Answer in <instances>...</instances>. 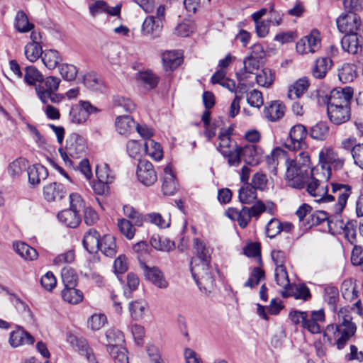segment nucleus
Masks as SVG:
<instances>
[{
    "instance_id": "obj_1",
    "label": "nucleus",
    "mask_w": 363,
    "mask_h": 363,
    "mask_svg": "<svg viewBox=\"0 0 363 363\" xmlns=\"http://www.w3.org/2000/svg\"><path fill=\"white\" fill-rule=\"evenodd\" d=\"M193 243L196 255L191 261L192 277L201 289L210 291L214 285L210 265L213 249L199 238H194Z\"/></svg>"
},
{
    "instance_id": "obj_2",
    "label": "nucleus",
    "mask_w": 363,
    "mask_h": 363,
    "mask_svg": "<svg viewBox=\"0 0 363 363\" xmlns=\"http://www.w3.org/2000/svg\"><path fill=\"white\" fill-rule=\"evenodd\" d=\"M335 312L340 323L328 325L324 330V337L330 344L336 345L338 350H342L354 335L357 327L352 322L349 307H341Z\"/></svg>"
},
{
    "instance_id": "obj_3",
    "label": "nucleus",
    "mask_w": 363,
    "mask_h": 363,
    "mask_svg": "<svg viewBox=\"0 0 363 363\" xmlns=\"http://www.w3.org/2000/svg\"><path fill=\"white\" fill-rule=\"evenodd\" d=\"M286 179L289 186L302 189L308 182L309 177L313 175V169L311 167V160L307 152L300 151L294 159H286Z\"/></svg>"
},
{
    "instance_id": "obj_4",
    "label": "nucleus",
    "mask_w": 363,
    "mask_h": 363,
    "mask_svg": "<svg viewBox=\"0 0 363 363\" xmlns=\"http://www.w3.org/2000/svg\"><path fill=\"white\" fill-rule=\"evenodd\" d=\"M86 147L84 138L77 133H72L66 140L65 149L60 148L59 153L66 164H72L70 157H82L85 153Z\"/></svg>"
},
{
    "instance_id": "obj_5",
    "label": "nucleus",
    "mask_w": 363,
    "mask_h": 363,
    "mask_svg": "<svg viewBox=\"0 0 363 363\" xmlns=\"http://www.w3.org/2000/svg\"><path fill=\"white\" fill-rule=\"evenodd\" d=\"M319 161L325 180L331 176V169H340L345 163V159L340 157L332 147H325L319 153Z\"/></svg>"
},
{
    "instance_id": "obj_6",
    "label": "nucleus",
    "mask_w": 363,
    "mask_h": 363,
    "mask_svg": "<svg viewBox=\"0 0 363 363\" xmlns=\"http://www.w3.org/2000/svg\"><path fill=\"white\" fill-rule=\"evenodd\" d=\"M307 136V131L303 125L298 124L293 126L289 133V140L285 143L286 148L291 150L303 151L307 145L305 139Z\"/></svg>"
},
{
    "instance_id": "obj_7",
    "label": "nucleus",
    "mask_w": 363,
    "mask_h": 363,
    "mask_svg": "<svg viewBox=\"0 0 363 363\" xmlns=\"http://www.w3.org/2000/svg\"><path fill=\"white\" fill-rule=\"evenodd\" d=\"M320 48V37L318 30H313L309 35L300 39L296 45L298 53H315Z\"/></svg>"
},
{
    "instance_id": "obj_8",
    "label": "nucleus",
    "mask_w": 363,
    "mask_h": 363,
    "mask_svg": "<svg viewBox=\"0 0 363 363\" xmlns=\"http://www.w3.org/2000/svg\"><path fill=\"white\" fill-rule=\"evenodd\" d=\"M338 30L345 34L357 33L361 25L359 16L352 11L342 13L336 21Z\"/></svg>"
},
{
    "instance_id": "obj_9",
    "label": "nucleus",
    "mask_w": 363,
    "mask_h": 363,
    "mask_svg": "<svg viewBox=\"0 0 363 363\" xmlns=\"http://www.w3.org/2000/svg\"><path fill=\"white\" fill-rule=\"evenodd\" d=\"M325 321V316L323 309L307 311L303 328L311 333L319 334L322 331Z\"/></svg>"
},
{
    "instance_id": "obj_10",
    "label": "nucleus",
    "mask_w": 363,
    "mask_h": 363,
    "mask_svg": "<svg viewBox=\"0 0 363 363\" xmlns=\"http://www.w3.org/2000/svg\"><path fill=\"white\" fill-rule=\"evenodd\" d=\"M136 174L138 181L146 186H152L157 181V175L154 166L147 160L139 162Z\"/></svg>"
},
{
    "instance_id": "obj_11",
    "label": "nucleus",
    "mask_w": 363,
    "mask_h": 363,
    "mask_svg": "<svg viewBox=\"0 0 363 363\" xmlns=\"http://www.w3.org/2000/svg\"><path fill=\"white\" fill-rule=\"evenodd\" d=\"M354 90L351 86L335 88L330 91L327 104L350 106Z\"/></svg>"
},
{
    "instance_id": "obj_12",
    "label": "nucleus",
    "mask_w": 363,
    "mask_h": 363,
    "mask_svg": "<svg viewBox=\"0 0 363 363\" xmlns=\"http://www.w3.org/2000/svg\"><path fill=\"white\" fill-rule=\"evenodd\" d=\"M331 192L333 194H328V196L333 197V199L330 200V201H334L337 198V203L335 205V209L338 212H342L351 194V186L347 184L332 183Z\"/></svg>"
},
{
    "instance_id": "obj_13",
    "label": "nucleus",
    "mask_w": 363,
    "mask_h": 363,
    "mask_svg": "<svg viewBox=\"0 0 363 363\" xmlns=\"http://www.w3.org/2000/svg\"><path fill=\"white\" fill-rule=\"evenodd\" d=\"M327 113L330 121L335 125H341L350 119V106L327 104Z\"/></svg>"
},
{
    "instance_id": "obj_14",
    "label": "nucleus",
    "mask_w": 363,
    "mask_h": 363,
    "mask_svg": "<svg viewBox=\"0 0 363 363\" xmlns=\"http://www.w3.org/2000/svg\"><path fill=\"white\" fill-rule=\"evenodd\" d=\"M362 43L363 38L357 33L345 34L341 40L343 50L352 55L359 54V55L363 53Z\"/></svg>"
},
{
    "instance_id": "obj_15",
    "label": "nucleus",
    "mask_w": 363,
    "mask_h": 363,
    "mask_svg": "<svg viewBox=\"0 0 363 363\" xmlns=\"http://www.w3.org/2000/svg\"><path fill=\"white\" fill-rule=\"evenodd\" d=\"M242 160L250 165L258 164L262 159V149L255 144H248L240 148Z\"/></svg>"
},
{
    "instance_id": "obj_16",
    "label": "nucleus",
    "mask_w": 363,
    "mask_h": 363,
    "mask_svg": "<svg viewBox=\"0 0 363 363\" xmlns=\"http://www.w3.org/2000/svg\"><path fill=\"white\" fill-rule=\"evenodd\" d=\"M262 61L253 57L248 56L244 60V67L242 69L236 73L237 79L239 81L238 87L243 89L244 84L242 82L250 77L251 74H254L257 70Z\"/></svg>"
},
{
    "instance_id": "obj_17",
    "label": "nucleus",
    "mask_w": 363,
    "mask_h": 363,
    "mask_svg": "<svg viewBox=\"0 0 363 363\" xmlns=\"http://www.w3.org/2000/svg\"><path fill=\"white\" fill-rule=\"evenodd\" d=\"M307 192L318 202H330L332 196H328V186H320L319 180L311 177V181L307 184Z\"/></svg>"
},
{
    "instance_id": "obj_18",
    "label": "nucleus",
    "mask_w": 363,
    "mask_h": 363,
    "mask_svg": "<svg viewBox=\"0 0 363 363\" xmlns=\"http://www.w3.org/2000/svg\"><path fill=\"white\" fill-rule=\"evenodd\" d=\"M162 182V191L164 195H173L178 189L177 182L172 172V167L169 164H167L164 169Z\"/></svg>"
},
{
    "instance_id": "obj_19",
    "label": "nucleus",
    "mask_w": 363,
    "mask_h": 363,
    "mask_svg": "<svg viewBox=\"0 0 363 363\" xmlns=\"http://www.w3.org/2000/svg\"><path fill=\"white\" fill-rule=\"evenodd\" d=\"M9 342L12 347H18L33 344L34 337L23 328L18 327L11 332Z\"/></svg>"
},
{
    "instance_id": "obj_20",
    "label": "nucleus",
    "mask_w": 363,
    "mask_h": 363,
    "mask_svg": "<svg viewBox=\"0 0 363 363\" xmlns=\"http://www.w3.org/2000/svg\"><path fill=\"white\" fill-rule=\"evenodd\" d=\"M286 111L285 105L280 101H274L268 104L264 109V117L269 121L280 120Z\"/></svg>"
},
{
    "instance_id": "obj_21",
    "label": "nucleus",
    "mask_w": 363,
    "mask_h": 363,
    "mask_svg": "<svg viewBox=\"0 0 363 363\" xmlns=\"http://www.w3.org/2000/svg\"><path fill=\"white\" fill-rule=\"evenodd\" d=\"M135 125V121L128 115L119 116L115 121L116 130L125 137L129 136L134 131Z\"/></svg>"
},
{
    "instance_id": "obj_22",
    "label": "nucleus",
    "mask_w": 363,
    "mask_h": 363,
    "mask_svg": "<svg viewBox=\"0 0 363 363\" xmlns=\"http://www.w3.org/2000/svg\"><path fill=\"white\" fill-rule=\"evenodd\" d=\"M66 194L64 186L60 183L52 182L43 188V196L48 201L61 200Z\"/></svg>"
},
{
    "instance_id": "obj_23",
    "label": "nucleus",
    "mask_w": 363,
    "mask_h": 363,
    "mask_svg": "<svg viewBox=\"0 0 363 363\" xmlns=\"http://www.w3.org/2000/svg\"><path fill=\"white\" fill-rule=\"evenodd\" d=\"M225 214L230 219L236 220L242 228H245L251 220L248 207H242L241 210L235 208H229Z\"/></svg>"
},
{
    "instance_id": "obj_24",
    "label": "nucleus",
    "mask_w": 363,
    "mask_h": 363,
    "mask_svg": "<svg viewBox=\"0 0 363 363\" xmlns=\"http://www.w3.org/2000/svg\"><path fill=\"white\" fill-rule=\"evenodd\" d=\"M67 340L72 344H74V342L76 343V347L78 352L81 355L84 356L89 363H98L96 357L93 353L92 349L89 346L85 340H77L74 335H69Z\"/></svg>"
},
{
    "instance_id": "obj_25",
    "label": "nucleus",
    "mask_w": 363,
    "mask_h": 363,
    "mask_svg": "<svg viewBox=\"0 0 363 363\" xmlns=\"http://www.w3.org/2000/svg\"><path fill=\"white\" fill-rule=\"evenodd\" d=\"M162 23L160 20H156L153 16H147L142 25V33L144 35L157 37L162 30Z\"/></svg>"
},
{
    "instance_id": "obj_26",
    "label": "nucleus",
    "mask_w": 363,
    "mask_h": 363,
    "mask_svg": "<svg viewBox=\"0 0 363 363\" xmlns=\"http://www.w3.org/2000/svg\"><path fill=\"white\" fill-rule=\"evenodd\" d=\"M99 233L94 228L89 229L84 235L83 246L89 253L99 250L101 240Z\"/></svg>"
},
{
    "instance_id": "obj_27",
    "label": "nucleus",
    "mask_w": 363,
    "mask_h": 363,
    "mask_svg": "<svg viewBox=\"0 0 363 363\" xmlns=\"http://www.w3.org/2000/svg\"><path fill=\"white\" fill-rule=\"evenodd\" d=\"M332 65L333 61L329 57L316 59L311 70L313 76L316 79H323Z\"/></svg>"
},
{
    "instance_id": "obj_28",
    "label": "nucleus",
    "mask_w": 363,
    "mask_h": 363,
    "mask_svg": "<svg viewBox=\"0 0 363 363\" xmlns=\"http://www.w3.org/2000/svg\"><path fill=\"white\" fill-rule=\"evenodd\" d=\"M145 275L146 278L153 284L160 289H166L168 282L164 279L163 273L157 267H145Z\"/></svg>"
},
{
    "instance_id": "obj_29",
    "label": "nucleus",
    "mask_w": 363,
    "mask_h": 363,
    "mask_svg": "<svg viewBox=\"0 0 363 363\" xmlns=\"http://www.w3.org/2000/svg\"><path fill=\"white\" fill-rule=\"evenodd\" d=\"M57 218L69 228H76L81 222L80 214L70 208L60 212L57 214Z\"/></svg>"
},
{
    "instance_id": "obj_30",
    "label": "nucleus",
    "mask_w": 363,
    "mask_h": 363,
    "mask_svg": "<svg viewBox=\"0 0 363 363\" xmlns=\"http://www.w3.org/2000/svg\"><path fill=\"white\" fill-rule=\"evenodd\" d=\"M48 172L47 169L41 164H34L28 168V177L30 184H38L41 180L47 178Z\"/></svg>"
},
{
    "instance_id": "obj_31",
    "label": "nucleus",
    "mask_w": 363,
    "mask_h": 363,
    "mask_svg": "<svg viewBox=\"0 0 363 363\" xmlns=\"http://www.w3.org/2000/svg\"><path fill=\"white\" fill-rule=\"evenodd\" d=\"M309 85L310 82L307 77L298 79L289 87L288 97L291 100L300 98L308 90Z\"/></svg>"
},
{
    "instance_id": "obj_32",
    "label": "nucleus",
    "mask_w": 363,
    "mask_h": 363,
    "mask_svg": "<svg viewBox=\"0 0 363 363\" xmlns=\"http://www.w3.org/2000/svg\"><path fill=\"white\" fill-rule=\"evenodd\" d=\"M182 61V56L177 51H167L162 55L163 65L166 71L175 69Z\"/></svg>"
},
{
    "instance_id": "obj_33",
    "label": "nucleus",
    "mask_w": 363,
    "mask_h": 363,
    "mask_svg": "<svg viewBox=\"0 0 363 363\" xmlns=\"http://www.w3.org/2000/svg\"><path fill=\"white\" fill-rule=\"evenodd\" d=\"M357 77V67L352 63H345L338 69V78L342 83H350Z\"/></svg>"
},
{
    "instance_id": "obj_34",
    "label": "nucleus",
    "mask_w": 363,
    "mask_h": 363,
    "mask_svg": "<svg viewBox=\"0 0 363 363\" xmlns=\"http://www.w3.org/2000/svg\"><path fill=\"white\" fill-rule=\"evenodd\" d=\"M41 59L45 66L49 69H55L62 60L59 52L52 49L43 52Z\"/></svg>"
},
{
    "instance_id": "obj_35",
    "label": "nucleus",
    "mask_w": 363,
    "mask_h": 363,
    "mask_svg": "<svg viewBox=\"0 0 363 363\" xmlns=\"http://www.w3.org/2000/svg\"><path fill=\"white\" fill-rule=\"evenodd\" d=\"M150 244L155 249L163 252L172 251L175 247V244L173 241L167 237L158 235H154L151 238Z\"/></svg>"
},
{
    "instance_id": "obj_36",
    "label": "nucleus",
    "mask_w": 363,
    "mask_h": 363,
    "mask_svg": "<svg viewBox=\"0 0 363 363\" xmlns=\"http://www.w3.org/2000/svg\"><path fill=\"white\" fill-rule=\"evenodd\" d=\"M101 252L107 257H113L116 254V244L115 238L111 235H105L99 245Z\"/></svg>"
},
{
    "instance_id": "obj_37",
    "label": "nucleus",
    "mask_w": 363,
    "mask_h": 363,
    "mask_svg": "<svg viewBox=\"0 0 363 363\" xmlns=\"http://www.w3.org/2000/svg\"><path fill=\"white\" fill-rule=\"evenodd\" d=\"M14 250L26 260H34L38 257L35 249L23 242H16L13 245Z\"/></svg>"
},
{
    "instance_id": "obj_38",
    "label": "nucleus",
    "mask_w": 363,
    "mask_h": 363,
    "mask_svg": "<svg viewBox=\"0 0 363 363\" xmlns=\"http://www.w3.org/2000/svg\"><path fill=\"white\" fill-rule=\"evenodd\" d=\"M74 287L75 286H65V289L62 291L63 300L71 304H78L82 301L84 298L83 293Z\"/></svg>"
},
{
    "instance_id": "obj_39",
    "label": "nucleus",
    "mask_w": 363,
    "mask_h": 363,
    "mask_svg": "<svg viewBox=\"0 0 363 363\" xmlns=\"http://www.w3.org/2000/svg\"><path fill=\"white\" fill-rule=\"evenodd\" d=\"M340 213L341 212H338V211L335 209V214L333 216H330L328 220L327 225L328 231L333 235L342 234L345 225L342 219Z\"/></svg>"
},
{
    "instance_id": "obj_40",
    "label": "nucleus",
    "mask_w": 363,
    "mask_h": 363,
    "mask_svg": "<svg viewBox=\"0 0 363 363\" xmlns=\"http://www.w3.org/2000/svg\"><path fill=\"white\" fill-rule=\"evenodd\" d=\"M14 27L19 33H27L34 28V25L29 22L24 11H18L15 17Z\"/></svg>"
},
{
    "instance_id": "obj_41",
    "label": "nucleus",
    "mask_w": 363,
    "mask_h": 363,
    "mask_svg": "<svg viewBox=\"0 0 363 363\" xmlns=\"http://www.w3.org/2000/svg\"><path fill=\"white\" fill-rule=\"evenodd\" d=\"M324 301L328 304L333 311L337 310V303L339 300V291L335 286H328L324 289Z\"/></svg>"
},
{
    "instance_id": "obj_42",
    "label": "nucleus",
    "mask_w": 363,
    "mask_h": 363,
    "mask_svg": "<svg viewBox=\"0 0 363 363\" xmlns=\"http://www.w3.org/2000/svg\"><path fill=\"white\" fill-rule=\"evenodd\" d=\"M147 308V303L144 300L132 301L129 304V311L131 317L135 320H139L144 317Z\"/></svg>"
},
{
    "instance_id": "obj_43",
    "label": "nucleus",
    "mask_w": 363,
    "mask_h": 363,
    "mask_svg": "<svg viewBox=\"0 0 363 363\" xmlns=\"http://www.w3.org/2000/svg\"><path fill=\"white\" fill-rule=\"evenodd\" d=\"M24 53L28 60L34 62L42 57V47L38 42L28 43L24 48Z\"/></svg>"
},
{
    "instance_id": "obj_44",
    "label": "nucleus",
    "mask_w": 363,
    "mask_h": 363,
    "mask_svg": "<svg viewBox=\"0 0 363 363\" xmlns=\"http://www.w3.org/2000/svg\"><path fill=\"white\" fill-rule=\"evenodd\" d=\"M340 290L345 299L352 301L356 299L358 296L355 281L352 279L345 280L342 283Z\"/></svg>"
},
{
    "instance_id": "obj_45",
    "label": "nucleus",
    "mask_w": 363,
    "mask_h": 363,
    "mask_svg": "<svg viewBox=\"0 0 363 363\" xmlns=\"http://www.w3.org/2000/svg\"><path fill=\"white\" fill-rule=\"evenodd\" d=\"M137 81L145 88L153 89L158 83V78L152 72L145 71L138 74Z\"/></svg>"
},
{
    "instance_id": "obj_46",
    "label": "nucleus",
    "mask_w": 363,
    "mask_h": 363,
    "mask_svg": "<svg viewBox=\"0 0 363 363\" xmlns=\"http://www.w3.org/2000/svg\"><path fill=\"white\" fill-rule=\"evenodd\" d=\"M147 154L155 161H160L163 157V150L160 143L153 140H148L145 143Z\"/></svg>"
},
{
    "instance_id": "obj_47",
    "label": "nucleus",
    "mask_w": 363,
    "mask_h": 363,
    "mask_svg": "<svg viewBox=\"0 0 363 363\" xmlns=\"http://www.w3.org/2000/svg\"><path fill=\"white\" fill-rule=\"evenodd\" d=\"M218 139L219 143L217 150L223 155H229L230 152L235 150V147L232 144V141L228 133H220L218 135Z\"/></svg>"
},
{
    "instance_id": "obj_48",
    "label": "nucleus",
    "mask_w": 363,
    "mask_h": 363,
    "mask_svg": "<svg viewBox=\"0 0 363 363\" xmlns=\"http://www.w3.org/2000/svg\"><path fill=\"white\" fill-rule=\"evenodd\" d=\"M273 209V203L267 202V203H264L261 201H257L252 207L249 208L250 218L255 217L257 219L263 212L267 211L272 213Z\"/></svg>"
},
{
    "instance_id": "obj_49",
    "label": "nucleus",
    "mask_w": 363,
    "mask_h": 363,
    "mask_svg": "<svg viewBox=\"0 0 363 363\" xmlns=\"http://www.w3.org/2000/svg\"><path fill=\"white\" fill-rule=\"evenodd\" d=\"M107 351L113 359L114 363H129L127 351L123 347L108 346Z\"/></svg>"
},
{
    "instance_id": "obj_50",
    "label": "nucleus",
    "mask_w": 363,
    "mask_h": 363,
    "mask_svg": "<svg viewBox=\"0 0 363 363\" xmlns=\"http://www.w3.org/2000/svg\"><path fill=\"white\" fill-rule=\"evenodd\" d=\"M43 80L41 72L34 66H28L25 68L24 81L28 85H34L36 82Z\"/></svg>"
},
{
    "instance_id": "obj_51",
    "label": "nucleus",
    "mask_w": 363,
    "mask_h": 363,
    "mask_svg": "<svg viewBox=\"0 0 363 363\" xmlns=\"http://www.w3.org/2000/svg\"><path fill=\"white\" fill-rule=\"evenodd\" d=\"M274 78V72L268 68L263 69L256 76V80L258 85L266 88L272 85Z\"/></svg>"
},
{
    "instance_id": "obj_52",
    "label": "nucleus",
    "mask_w": 363,
    "mask_h": 363,
    "mask_svg": "<svg viewBox=\"0 0 363 363\" xmlns=\"http://www.w3.org/2000/svg\"><path fill=\"white\" fill-rule=\"evenodd\" d=\"M257 199L256 190L250 185L242 187L239 190V199L242 203L250 204Z\"/></svg>"
},
{
    "instance_id": "obj_53",
    "label": "nucleus",
    "mask_w": 363,
    "mask_h": 363,
    "mask_svg": "<svg viewBox=\"0 0 363 363\" xmlns=\"http://www.w3.org/2000/svg\"><path fill=\"white\" fill-rule=\"evenodd\" d=\"M106 337L108 341L107 347L108 346L122 347L121 344L124 342V335L118 330L111 328L106 332Z\"/></svg>"
},
{
    "instance_id": "obj_54",
    "label": "nucleus",
    "mask_w": 363,
    "mask_h": 363,
    "mask_svg": "<svg viewBox=\"0 0 363 363\" xmlns=\"http://www.w3.org/2000/svg\"><path fill=\"white\" fill-rule=\"evenodd\" d=\"M329 127L325 122H318L311 127L310 135L317 140H324L328 135Z\"/></svg>"
},
{
    "instance_id": "obj_55",
    "label": "nucleus",
    "mask_w": 363,
    "mask_h": 363,
    "mask_svg": "<svg viewBox=\"0 0 363 363\" xmlns=\"http://www.w3.org/2000/svg\"><path fill=\"white\" fill-rule=\"evenodd\" d=\"M61 277L65 287L77 285L78 277L72 268L64 267L62 270Z\"/></svg>"
},
{
    "instance_id": "obj_56",
    "label": "nucleus",
    "mask_w": 363,
    "mask_h": 363,
    "mask_svg": "<svg viewBox=\"0 0 363 363\" xmlns=\"http://www.w3.org/2000/svg\"><path fill=\"white\" fill-rule=\"evenodd\" d=\"M96 176L100 181H105V182H113L114 177L108 165L106 163L97 164L96 167Z\"/></svg>"
},
{
    "instance_id": "obj_57",
    "label": "nucleus",
    "mask_w": 363,
    "mask_h": 363,
    "mask_svg": "<svg viewBox=\"0 0 363 363\" xmlns=\"http://www.w3.org/2000/svg\"><path fill=\"white\" fill-rule=\"evenodd\" d=\"M113 105L115 107L122 108L125 111L131 113L135 111L136 105L129 98L116 96L113 98Z\"/></svg>"
},
{
    "instance_id": "obj_58",
    "label": "nucleus",
    "mask_w": 363,
    "mask_h": 363,
    "mask_svg": "<svg viewBox=\"0 0 363 363\" xmlns=\"http://www.w3.org/2000/svg\"><path fill=\"white\" fill-rule=\"evenodd\" d=\"M118 227L121 234L127 239L130 240L134 237L135 230L128 220L125 218L118 219Z\"/></svg>"
},
{
    "instance_id": "obj_59",
    "label": "nucleus",
    "mask_w": 363,
    "mask_h": 363,
    "mask_svg": "<svg viewBox=\"0 0 363 363\" xmlns=\"http://www.w3.org/2000/svg\"><path fill=\"white\" fill-rule=\"evenodd\" d=\"M264 278V272L259 267L253 268L250 277L244 284L245 287L255 288Z\"/></svg>"
},
{
    "instance_id": "obj_60",
    "label": "nucleus",
    "mask_w": 363,
    "mask_h": 363,
    "mask_svg": "<svg viewBox=\"0 0 363 363\" xmlns=\"http://www.w3.org/2000/svg\"><path fill=\"white\" fill-rule=\"evenodd\" d=\"M124 215L132 219L134 224L137 226H142L145 220L143 216L138 212L133 206L125 205L123 206Z\"/></svg>"
},
{
    "instance_id": "obj_61",
    "label": "nucleus",
    "mask_w": 363,
    "mask_h": 363,
    "mask_svg": "<svg viewBox=\"0 0 363 363\" xmlns=\"http://www.w3.org/2000/svg\"><path fill=\"white\" fill-rule=\"evenodd\" d=\"M106 316L102 313L93 314L87 320L88 327L92 330H100L106 323Z\"/></svg>"
},
{
    "instance_id": "obj_62",
    "label": "nucleus",
    "mask_w": 363,
    "mask_h": 363,
    "mask_svg": "<svg viewBox=\"0 0 363 363\" xmlns=\"http://www.w3.org/2000/svg\"><path fill=\"white\" fill-rule=\"evenodd\" d=\"M275 280L277 284L284 289H286L290 285V281L285 267H276Z\"/></svg>"
},
{
    "instance_id": "obj_63",
    "label": "nucleus",
    "mask_w": 363,
    "mask_h": 363,
    "mask_svg": "<svg viewBox=\"0 0 363 363\" xmlns=\"http://www.w3.org/2000/svg\"><path fill=\"white\" fill-rule=\"evenodd\" d=\"M27 168V162L23 159H17L12 162L9 167V172L13 177L21 174Z\"/></svg>"
},
{
    "instance_id": "obj_64",
    "label": "nucleus",
    "mask_w": 363,
    "mask_h": 363,
    "mask_svg": "<svg viewBox=\"0 0 363 363\" xmlns=\"http://www.w3.org/2000/svg\"><path fill=\"white\" fill-rule=\"evenodd\" d=\"M284 229L282 223L276 218L271 219L266 227V234L270 238H275Z\"/></svg>"
}]
</instances>
